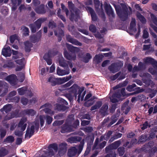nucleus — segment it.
<instances>
[{
	"mask_svg": "<svg viewBox=\"0 0 157 157\" xmlns=\"http://www.w3.org/2000/svg\"><path fill=\"white\" fill-rule=\"evenodd\" d=\"M85 144V139H83L78 146V149L75 147H72L69 148V157L75 156L77 153L79 155L81 152Z\"/></svg>",
	"mask_w": 157,
	"mask_h": 157,
	"instance_id": "obj_1",
	"label": "nucleus"
},
{
	"mask_svg": "<svg viewBox=\"0 0 157 157\" xmlns=\"http://www.w3.org/2000/svg\"><path fill=\"white\" fill-rule=\"evenodd\" d=\"M114 6L116 12V13L121 20L123 21H126L128 18L129 11L127 8L123 9L122 12L121 10H118L115 5Z\"/></svg>",
	"mask_w": 157,
	"mask_h": 157,
	"instance_id": "obj_2",
	"label": "nucleus"
},
{
	"mask_svg": "<svg viewBox=\"0 0 157 157\" xmlns=\"http://www.w3.org/2000/svg\"><path fill=\"white\" fill-rule=\"evenodd\" d=\"M104 8L106 14L109 17V21H112L115 17V14L112 6L109 4H106Z\"/></svg>",
	"mask_w": 157,
	"mask_h": 157,
	"instance_id": "obj_3",
	"label": "nucleus"
},
{
	"mask_svg": "<svg viewBox=\"0 0 157 157\" xmlns=\"http://www.w3.org/2000/svg\"><path fill=\"white\" fill-rule=\"evenodd\" d=\"M46 149L48 150V152H47L45 150L44 151L46 155L52 156L55 153L57 152L58 149L57 145L55 144H50L48 147H47Z\"/></svg>",
	"mask_w": 157,
	"mask_h": 157,
	"instance_id": "obj_4",
	"label": "nucleus"
},
{
	"mask_svg": "<svg viewBox=\"0 0 157 157\" xmlns=\"http://www.w3.org/2000/svg\"><path fill=\"white\" fill-rule=\"evenodd\" d=\"M143 75L145 77L142 79L143 82L148 86H150L151 87L154 86L155 84L150 78L151 75L148 73H144Z\"/></svg>",
	"mask_w": 157,
	"mask_h": 157,
	"instance_id": "obj_5",
	"label": "nucleus"
},
{
	"mask_svg": "<svg viewBox=\"0 0 157 157\" xmlns=\"http://www.w3.org/2000/svg\"><path fill=\"white\" fill-rule=\"evenodd\" d=\"M40 123L41 127H42L44 123V117L41 115L39 116V119L36 118L35 121L32 123L30 128H39Z\"/></svg>",
	"mask_w": 157,
	"mask_h": 157,
	"instance_id": "obj_6",
	"label": "nucleus"
},
{
	"mask_svg": "<svg viewBox=\"0 0 157 157\" xmlns=\"http://www.w3.org/2000/svg\"><path fill=\"white\" fill-rule=\"evenodd\" d=\"M123 65L122 63H113L109 67L108 69L110 72L113 73H115L118 71Z\"/></svg>",
	"mask_w": 157,
	"mask_h": 157,
	"instance_id": "obj_7",
	"label": "nucleus"
},
{
	"mask_svg": "<svg viewBox=\"0 0 157 157\" xmlns=\"http://www.w3.org/2000/svg\"><path fill=\"white\" fill-rule=\"evenodd\" d=\"M121 142L120 140L115 141L105 147V152L106 153H108L110 152L112 150L117 149L121 145Z\"/></svg>",
	"mask_w": 157,
	"mask_h": 157,
	"instance_id": "obj_8",
	"label": "nucleus"
},
{
	"mask_svg": "<svg viewBox=\"0 0 157 157\" xmlns=\"http://www.w3.org/2000/svg\"><path fill=\"white\" fill-rule=\"evenodd\" d=\"M41 36V31L40 30L36 34L30 36V40L33 43H35L38 42L40 40Z\"/></svg>",
	"mask_w": 157,
	"mask_h": 157,
	"instance_id": "obj_9",
	"label": "nucleus"
},
{
	"mask_svg": "<svg viewBox=\"0 0 157 157\" xmlns=\"http://www.w3.org/2000/svg\"><path fill=\"white\" fill-rule=\"evenodd\" d=\"M17 79V76L15 75L11 74L6 77L5 80L8 81L11 85L14 86L17 84L16 80Z\"/></svg>",
	"mask_w": 157,
	"mask_h": 157,
	"instance_id": "obj_10",
	"label": "nucleus"
},
{
	"mask_svg": "<svg viewBox=\"0 0 157 157\" xmlns=\"http://www.w3.org/2000/svg\"><path fill=\"white\" fill-rule=\"evenodd\" d=\"M79 87L76 84H74L71 87L69 88V101H71V94L72 93L74 94V96L75 97V98H77L78 94L77 91Z\"/></svg>",
	"mask_w": 157,
	"mask_h": 157,
	"instance_id": "obj_11",
	"label": "nucleus"
},
{
	"mask_svg": "<svg viewBox=\"0 0 157 157\" xmlns=\"http://www.w3.org/2000/svg\"><path fill=\"white\" fill-rule=\"evenodd\" d=\"M79 49L78 48L74 47L71 44H69V52H71L73 53V56L71 57L70 54L69 53V60L70 59L75 60L76 58L75 52H77L79 51Z\"/></svg>",
	"mask_w": 157,
	"mask_h": 157,
	"instance_id": "obj_12",
	"label": "nucleus"
},
{
	"mask_svg": "<svg viewBox=\"0 0 157 157\" xmlns=\"http://www.w3.org/2000/svg\"><path fill=\"white\" fill-rule=\"evenodd\" d=\"M86 9L90 13L92 21L94 22L97 21L98 18L94 10L91 7L89 6H87Z\"/></svg>",
	"mask_w": 157,
	"mask_h": 157,
	"instance_id": "obj_13",
	"label": "nucleus"
},
{
	"mask_svg": "<svg viewBox=\"0 0 157 157\" xmlns=\"http://www.w3.org/2000/svg\"><path fill=\"white\" fill-rule=\"evenodd\" d=\"M79 17V14L78 10H73V12H71L69 19L71 21H74L75 22H77Z\"/></svg>",
	"mask_w": 157,
	"mask_h": 157,
	"instance_id": "obj_14",
	"label": "nucleus"
},
{
	"mask_svg": "<svg viewBox=\"0 0 157 157\" xmlns=\"http://www.w3.org/2000/svg\"><path fill=\"white\" fill-rule=\"evenodd\" d=\"M44 6H45L44 4H41L36 7L34 10L36 12L39 14H44L46 12V10L45 9Z\"/></svg>",
	"mask_w": 157,
	"mask_h": 157,
	"instance_id": "obj_15",
	"label": "nucleus"
},
{
	"mask_svg": "<svg viewBox=\"0 0 157 157\" xmlns=\"http://www.w3.org/2000/svg\"><path fill=\"white\" fill-rule=\"evenodd\" d=\"M11 50L10 47L7 46L6 47V46L2 49V54L6 57H10L11 55Z\"/></svg>",
	"mask_w": 157,
	"mask_h": 157,
	"instance_id": "obj_16",
	"label": "nucleus"
},
{
	"mask_svg": "<svg viewBox=\"0 0 157 157\" xmlns=\"http://www.w3.org/2000/svg\"><path fill=\"white\" fill-rule=\"evenodd\" d=\"M144 61L146 63H150L153 66L157 69V62L153 58L147 57L144 60Z\"/></svg>",
	"mask_w": 157,
	"mask_h": 157,
	"instance_id": "obj_17",
	"label": "nucleus"
},
{
	"mask_svg": "<svg viewBox=\"0 0 157 157\" xmlns=\"http://www.w3.org/2000/svg\"><path fill=\"white\" fill-rule=\"evenodd\" d=\"M108 108V105L107 104H105L103 105L99 111L100 114L103 116L108 115L107 112Z\"/></svg>",
	"mask_w": 157,
	"mask_h": 157,
	"instance_id": "obj_18",
	"label": "nucleus"
},
{
	"mask_svg": "<svg viewBox=\"0 0 157 157\" xmlns=\"http://www.w3.org/2000/svg\"><path fill=\"white\" fill-rule=\"evenodd\" d=\"M67 145L65 143H63L59 145L58 153L59 156H61L66 152Z\"/></svg>",
	"mask_w": 157,
	"mask_h": 157,
	"instance_id": "obj_19",
	"label": "nucleus"
},
{
	"mask_svg": "<svg viewBox=\"0 0 157 157\" xmlns=\"http://www.w3.org/2000/svg\"><path fill=\"white\" fill-rule=\"evenodd\" d=\"M54 109L59 111H65L67 109V107L63 104L56 103L55 105Z\"/></svg>",
	"mask_w": 157,
	"mask_h": 157,
	"instance_id": "obj_20",
	"label": "nucleus"
},
{
	"mask_svg": "<svg viewBox=\"0 0 157 157\" xmlns=\"http://www.w3.org/2000/svg\"><path fill=\"white\" fill-rule=\"evenodd\" d=\"M47 19L46 18L41 17L38 19L34 22V24L36 25L38 30L41 27L42 23L45 21Z\"/></svg>",
	"mask_w": 157,
	"mask_h": 157,
	"instance_id": "obj_21",
	"label": "nucleus"
},
{
	"mask_svg": "<svg viewBox=\"0 0 157 157\" xmlns=\"http://www.w3.org/2000/svg\"><path fill=\"white\" fill-rule=\"evenodd\" d=\"M82 140V137L79 136H74L69 137V143H77L78 142H81Z\"/></svg>",
	"mask_w": 157,
	"mask_h": 157,
	"instance_id": "obj_22",
	"label": "nucleus"
},
{
	"mask_svg": "<svg viewBox=\"0 0 157 157\" xmlns=\"http://www.w3.org/2000/svg\"><path fill=\"white\" fill-rule=\"evenodd\" d=\"M58 61L60 66L64 67H67L68 66V63H69V62L65 60L62 56L59 58Z\"/></svg>",
	"mask_w": 157,
	"mask_h": 157,
	"instance_id": "obj_23",
	"label": "nucleus"
},
{
	"mask_svg": "<svg viewBox=\"0 0 157 157\" xmlns=\"http://www.w3.org/2000/svg\"><path fill=\"white\" fill-rule=\"evenodd\" d=\"M35 128H27L25 135V138L29 139L33 134Z\"/></svg>",
	"mask_w": 157,
	"mask_h": 157,
	"instance_id": "obj_24",
	"label": "nucleus"
},
{
	"mask_svg": "<svg viewBox=\"0 0 157 157\" xmlns=\"http://www.w3.org/2000/svg\"><path fill=\"white\" fill-rule=\"evenodd\" d=\"M25 45V49L26 52H30L31 48L33 46L32 43L29 41H27L24 43Z\"/></svg>",
	"mask_w": 157,
	"mask_h": 157,
	"instance_id": "obj_25",
	"label": "nucleus"
},
{
	"mask_svg": "<svg viewBox=\"0 0 157 157\" xmlns=\"http://www.w3.org/2000/svg\"><path fill=\"white\" fill-rule=\"evenodd\" d=\"M82 58V61L85 63H87L89 62V60L92 58V56L89 53H87L82 57H81Z\"/></svg>",
	"mask_w": 157,
	"mask_h": 157,
	"instance_id": "obj_26",
	"label": "nucleus"
},
{
	"mask_svg": "<svg viewBox=\"0 0 157 157\" xmlns=\"http://www.w3.org/2000/svg\"><path fill=\"white\" fill-rule=\"evenodd\" d=\"M12 108V106L10 104L6 105L4 106L3 107L0 109V111L3 112L4 111L6 113H8L11 111Z\"/></svg>",
	"mask_w": 157,
	"mask_h": 157,
	"instance_id": "obj_27",
	"label": "nucleus"
},
{
	"mask_svg": "<svg viewBox=\"0 0 157 157\" xmlns=\"http://www.w3.org/2000/svg\"><path fill=\"white\" fill-rule=\"evenodd\" d=\"M23 113L25 115L33 116L35 115L36 112L33 109H26L23 111Z\"/></svg>",
	"mask_w": 157,
	"mask_h": 157,
	"instance_id": "obj_28",
	"label": "nucleus"
},
{
	"mask_svg": "<svg viewBox=\"0 0 157 157\" xmlns=\"http://www.w3.org/2000/svg\"><path fill=\"white\" fill-rule=\"evenodd\" d=\"M136 25V20L134 18H132L131 21L129 26V29L130 30H132L134 32L136 31L137 29L135 27Z\"/></svg>",
	"mask_w": 157,
	"mask_h": 157,
	"instance_id": "obj_29",
	"label": "nucleus"
},
{
	"mask_svg": "<svg viewBox=\"0 0 157 157\" xmlns=\"http://www.w3.org/2000/svg\"><path fill=\"white\" fill-rule=\"evenodd\" d=\"M26 118H22L20 121L18 125V128H26L27 124L25 123L27 121Z\"/></svg>",
	"mask_w": 157,
	"mask_h": 157,
	"instance_id": "obj_30",
	"label": "nucleus"
},
{
	"mask_svg": "<svg viewBox=\"0 0 157 157\" xmlns=\"http://www.w3.org/2000/svg\"><path fill=\"white\" fill-rule=\"evenodd\" d=\"M94 139V136L93 135H89L85 138L87 144H93Z\"/></svg>",
	"mask_w": 157,
	"mask_h": 157,
	"instance_id": "obj_31",
	"label": "nucleus"
},
{
	"mask_svg": "<svg viewBox=\"0 0 157 157\" xmlns=\"http://www.w3.org/2000/svg\"><path fill=\"white\" fill-rule=\"evenodd\" d=\"M70 36L69 35V42L72 43V44L78 45L79 46H81L82 44L81 43L79 42L78 40L76 39L73 38H71L70 37Z\"/></svg>",
	"mask_w": 157,
	"mask_h": 157,
	"instance_id": "obj_32",
	"label": "nucleus"
},
{
	"mask_svg": "<svg viewBox=\"0 0 157 157\" xmlns=\"http://www.w3.org/2000/svg\"><path fill=\"white\" fill-rule=\"evenodd\" d=\"M136 16L138 18L142 24H145L146 23V19L139 12H137Z\"/></svg>",
	"mask_w": 157,
	"mask_h": 157,
	"instance_id": "obj_33",
	"label": "nucleus"
},
{
	"mask_svg": "<svg viewBox=\"0 0 157 157\" xmlns=\"http://www.w3.org/2000/svg\"><path fill=\"white\" fill-rule=\"evenodd\" d=\"M14 117H17L15 115L13 112L10 113L8 114L5 117L4 120L2 121V122L4 123V122L7 120H10Z\"/></svg>",
	"mask_w": 157,
	"mask_h": 157,
	"instance_id": "obj_34",
	"label": "nucleus"
},
{
	"mask_svg": "<svg viewBox=\"0 0 157 157\" xmlns=\"http://www.w3.org/2000/svg\"><path fill=\"white\" fill-rule=\"evenodd\" d=\"M102 102L101 101H98L96 102V104L92 106L90 110L93 111L99 108L102 105Z\"/></svg>",
	"mask_w": 157,
	"mask_h": 157,
	"instance_id": "obj_35",
	"label": "nucleus"
},
{
	"mask_svg": "<svg viewBox=\"0 0 157 157\" xmlns=\"http://www.w3.org/2000/svg\"><path fill=\"white\" fill-rule=\"evenodd\" d=\"M58 84L59 85L63 84L69 81V76H67L66 78H57Z\"/></svg>",
	"mask_w": 157,
	"mask_h": 157,
	"instance_id": "obj_36",
	"label": "nucleus"
},
{
	"mask_svg": "<svg viewBox=\"0 0 157 157\" xmlns=\"http://www.w3.org/2000/svg\"><path fill=\"white\" fill-rule=\"evenodd\" d=\"M148 140V139L147 134L142 135L140 137L138 142H139V144L140 143H143Z\"/></svg>",
	"mask_w": 157,
	"mask_h": 157,
	"instance_id": "obj_37",
	"label": "nucleus"
},
{
	"mask_svg": "<svg viewBox=\"0 0 157 157\" xmlns=\"http://www.w3.org/2000/svg\"><path fill=\"white\" fill-rule=\"evenodd\" d=\"M25 128H18L15 132V134L18 136H21L23 135V132Z\"/></svg>",
	"mask_w": 157,
	"mask_h": 157,
	"instance_id": "obj_38",
	"label": "nucleus"
},
{
	"mask_svg": "<svg viewBox=\"0 0 157 157\" xmlns=\"http://www.w3.org/2000/svg\"><path fill=\"white\" fill-rule=\"evenodd\" d=\"M48 82H51V85L53 86L58 85L57 78L55 79L52 77L51 76L49 77L48 78Z\"/></svg>",
	"mask_w": 157,
	"mask_h": 157,
	"instance_id": "obj_39",
	"label": "nucleus"
},
{
	"mask_svg": "<svg viewBox=\"0 0 157 157\" xmlns=\"http://www.w3.org/2000/svg\"><path fill=\"white\" fill-rule=\"evenodd\" d=\"M27 90V88L24 86L18 89L17 90L19 94L20 95L24 94Z\"/></svg>",
	"mask_w": 157,
	"mask_h": 157,
	"instance_id": "obj_40",
	"label": "nucleus"
},
{
	"mask_svg": "<svg viewBox=\"0 0 157 157\" xmlns=\"http://www.w3.org/2000/svg\"><path fill=\"white\" fill-rule=\"evenodd\" d=\"M103 56L102 54H97L94 57V59L98 63H100L102 60Z\"/></svg>",
	"mask_w": 157,
	"mask_h": 157,
	"instance_id": "obj_41",
	"label": "nucleus"
},
{
	"mask_svg": "<svg viewBox=\"0 0 157 157\" xmlns=\"http://www.w3.org/2000/svg\"><path fill=\"white\" fill-rule=\"evenodd\" d=\"M117 152L119 156H122L125 152V148L124 147H119L117 149Z\"/></svg>",
	"mask_w": 157,
	"mask_h": 157,
	"instance_id": "obj_42",
	"label": "nucleus"
},
{
	"mask_svg": "<svg viewBox=\"0 0 157 157\" xmlns=\"http://www.w3.org/2000/svg\"><path fill=\"white\" fill-rule=\"evenodd\" d=\"M56 73L58 75L60 76H63L66 74L65 70L61 69L59 67L57 68Z\"/></svg>",
	"mask_w": 157,
	"mask_h": 157,
	"instance_id": "obj_43",
	"label": "nucleus"
},
{
	"mask_svg": "<svg viewBox=\"0 0 157 157\" xmlns=\"http://www.w3.org/2000/svg\"><path fill=\"white\" fill-rule=\"evenodd\" d=\"M14 140V137L12 136H10L7 137L4 140V142L7 143H12Z\"/></svg>",
	"mask_w": 157,
	"mask_h": 157,
	"instance_id": "obj_44",
	"label": "nucleus"
},
{
	"mask_svg": "<svg viewBox=\"0 0 157 157\" xmlns=\"http://www.w3.org/2000/svg\"><path fill=\"white\" fill-rule=\"evenodd\" d=\"M57 102L59 104H61L67 105L68 104V102L65 100L60 97L57 98Z\"/></svg>",
	"mask_w": 157,
	"mask_h": 157,
	"instance_id": "obj_45",
	"label": "nucleus"
},
{
	"mask_svg": "<svg viewBox=\"0 0 157 157\" xmlns=\"http://www.w3.org/2000/svg\"><path fill=\"white\" fill-rule=\"evenodd\" d=\"M136 85L135 83L132 84L131 85L128 86L126 88V90L128 91L131 92L132 91H134V88L136 87Z\"/></svg>",
	"mask_w": 157,
	"mask_h": 157,
	"instance_id": "obj_46",
	"label": "nucleus"
},
{
	"mask_svg": "<svg viewBox=\"0 0 157 157\" xmlns=\"http://www.w3.org/2000/svg\"><path fill=\"white\" fill-rule=\"evenodd\" d=\"M144 95L143 94L139 95L136 97H133L131 99L132 102H134L135 101H137L141 99L142 98H144Z\"/></svg>",
	"mask_w": 157,
	"mask_h": 157,
	"instance_id": "obj_47",
	"label": "nucleus"
},
{
	"mask_svg": "<svg viewBox=\"0 0 157 157\" xmlns=\"http://www.w3.org/2000/svg\"><path fill=\"white\" fill-rule=\"evenodd\" d=\"M48 26L49 28L53 29L56 27L57 25L54 21H49Z\"/></svg>",
	"mask_w": 157,
	"mask_h": 157,
	"instance_id": "obj_48",
	"label": "nucleus"
},
{
	"mask_svg": "<svg viewBox=\"0 0 157 157\" xmlns=\"http://www.w3.org/2000/svg\"><path fill=\"white\" fill-rule=\"evenodd\" d=\"M65 115V113H59L54 116V118L56 120L63 119Z\"/></svg>",
	"mask_w": 157,
	"mask_h": 157,
	"instance_id": "obj_49",
	"label": "nucleus"
},
{
	"mask_svg": "<svg viewBox=\"0 0 157 157\" xmlns=\"http://www.w3.org/2000/svg\"><path fill=\"white\" fill-rule=\"evenodd\" d=\"M21 29L24 32L23 34L25 36H27L29 35V30L28 28L24 26L22 27Z\"/></svg>",
	"mask_w": 157,
	"mask_h": 157,
	"instance_id": "obj_50",
	"label": "nucleus"
},
{
	"mask_svg": "<svg viewBox=\"0 0 157 157\" xmlns=\"http://www.w3.org/2000/svg\"><path fill=\"white\" fill-rule=\"evenodd\" d=\"M8 151L4 148L0 149V157L4 156L8 153Z\"/></svg>",
	"mask_w": 157,
	"mask_h": 157,
	"instance_id": "obj_51",
	"label": "nucleus"
},
{
	"mask_svg": "<svg viewBox=\"0 0 157 157\" xmlns=\"http://www.w3.org/2000/svg\"><path fill=\"white\" fill-rule=\"evenodd\" d=\"M29 27L30 28L32 32L33 33H35L37 29L36 25L34 23L30 24Z\"/></svg>",
	"mask_w": 157,
	"mask_h": 157,
	"instance_id": "obj_52",
	"label": "nucleus"
},
{
	"mask_svg": "<svg viewBox=\"0 0 157 157\" xmlns=\"http://www.w3.org/2000/svg\"><path fill=\"white\" fill-rule=\"evenodd\" d=\"M99 143V139L98 138H96L93 147V150L98 149V144Z\"/></svg>",
	"mask_w": 157,
	"mask_h": 157,
	"instance_id": "obj_53",
	"label": "nucleus"
},
{
	"mask_svg": "<svg viewBox=\"0 0 157 157\" xmlns=\"http://www.w3.org/2000/svg\"><path fill=\"white\" fill-rule=\"evenodd\" d=\"M69 82L67 83L62 86V87L61 88L59 89V90L60 91H64L66 90H69Z\"/></svg>",
	"mask_w": 157,
	"mask_h": 157,
	"instance_id": "obj_54",
	"label": "nucleus"
},
{
	"mask_svg": "<svg viewBox=\"0 0 157 157\" xmlns=\"http://www.w3.org/2000/svg\"><path fill=\"white\" fill-rule=\"evenodd\" d=\"M94 2V4L95 9L96 11H97L99 9V7L100 6V2L99 0H93Z\"/></svg>",
	"mask_w": 157,
	"mask_h": 157,
	"instance_id": "obj_55",
	"label": "nucleus"
},
{
	"mask_svg": "<svg viewBox=\"0 0 157 157\" xmlns=\"http://www.w3.org/2000/svg\"><path fill=\"white\" fill-rule=\"evenodd\" d=\"M63 122V120L56 121L53 123V125L54 126H59L62 125Z\"/></svg>",
	"mask_w": 157,
	"mask_h": 157,
	"instance_id": "obj_56",
	"label": "nucleus"
},
{
	"mask_svg": "<svg viewBox=\"0 0 157 157\" xmlns=\"http://www.w3.org/2000/svg\"><path fill=\"white\" fill-rule=\"evenodd\" d=\"M89 30L93 33H95L96 32V28L94 25L92 24L90 25L89 28Z\"/></svg>",
	"mask_w": 157,
	"mask_h": 157,
	"instance_id": "obj_57",
	"label": "nucleus"
},
{
	"mask_svg": "<svg viewBox=\"0 0 157 157\" xmlns=\"http://www.w3.org/2000/svg\"><path fill=\"white\" fill-rule=\"evenodd\" d=\"M61 7L62 8V10L63 12L66 13V15L67 16H68L69 13V10L67 8L63 3L61 4Z\"/></svg>",
	"mask_w": 157,
	"mask_h": 157,
	"instance_id": "obj_58",
	"label": "nucleus"
},
{
	"mask_svg": "<svg viewBox=\"0 0 157 157\" xmlns=\"http://www.w3.org/2000/svg\"><path fill=\"white\" fill-rule=\"evenodd\" d=\"M121 72H119L115 75L110 77V78L112 81H114L121 74Z\"/></svg>",
	"mask_w": 157,
	"mask_h": 157,
	"instance_id": "obj_59",
	"label": "nucleus"
},
{
	"mask_svg": "<svg viewBox=\"0 0 157 157\" xmlns=\"http://www.w3.org/2000/svg\"><path fill=\"white\" fill-rule=\"evenodd\" d=\"M122 135V134L121 133H117L116 134H115L113 137L111 138L110 140L112 141L115 139H116L121 137V136Z\"/></svg>",
	"mask_w": 157,
	"mask_h": 157,
	"instance_id": "obj_60",
	"label": "nucleus"
},
{
	"mask_svg": "<svg viewBox=\"0 0 157 157\" xmlns=\"http://www.w3.org/2000/svg\"><path fill=\"white\" fill-rule=\"evenodd\" d=\"M17 92L15 91H13L10 92L8 94L7 96L8 98L10 100L16 94Z\"/></svg>",
	"mask_w": 157,
	"mask_h": 157,
	"instance_id": "obj_61",
	"label": "nucleus"
},
{
	"mask_svg": "<svg viewBox=\"0 0 157 157\" xmlns=\"http://www.w3.org/2000/svg\"><path fill=\"white\" fill-rule=\"evenodd\" d=\"M117 104L116 103L113 104L111 105V106L109 108V110L110 113H113L114 112L115 109L117 108Z\"/></svg>",
	"mask_w": 157,
	"mask_h": 157,
	"instance_id": "obj_62",
	"label": "nucleus"
},
{
	"mask_svg": "<svg viewBox=\"0 0 157 157\" xmlns=\"http://www.w3.org/2000/svg\"><path fill=\"white\" fill-rule=\"evenodd\" d=\"M151 17L154 23L157 26V18L152 13L151 14Z\"/></svg>",
	"mask_w": 157,
	"mask_h": 157,
	"instance_id": "obj_63",
	"label": "nucleus"
},
{
	"mask_svg": "<svg viewBox=\"0 0 157 157\" xmlns=\"http://www.w3.org/2000/svg\"><path fill=\"white\" fill-rule=\"evenodd\" d=\"M149 122V128L157 124V121L155 120H151Z\"/></svg>",
	"mask_w": 157,
	"mask_h": 157,
	"instance_id": "obj_64",
	"label": "nucleus"
}]
</instances>
